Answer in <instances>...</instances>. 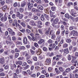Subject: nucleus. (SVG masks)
I'll return each instance as SVG.
<instances>
[{
  "label": "nucleus",
  "mask_w": 78,
  "mask_h": 78,
  "mask_svg": "<svg viewBox=\"0 0 78 78\" xmlns=\"http://www.w3.org/2000/svg\"><path fill=\"white\" fill-rule=\"evenodd\" d=\"M72 58H73V60L72 61V63L73 64L74 66H76V63H77V61L75 60V59H76V57L72 56Z\"/></svg>",
  "instance_id": "f257e3e1"
},
{
  "label": "nucleus",
  "mask_w": 78,
  "mask_h": 78,
  "mask_svg": "<svg viewBox=\"0 0 78 78\" xmlns=\"http://www.w3.org/2000/svg\"><path fill=\"white\" fill-rule=\"evenodd\" d=\"M45 34L47 35H48V34L51 35V34H53V30H50V29H49L48 30L46 31Z\"/></svg>",
  "instance_id": "f03ea898"
},
{
  "label": "nucleus",
  "mask_w": 78,
  "mask_h": 78,
  "mask_svg": "<svg viewBox=\"0 0 78 78\" xmlns=\"http://www.w3.org/2000/svg\"><path fill=\"white\" fill-rule=\"evenodd\" d=\"M74 36H78V32L76 31L73 30L71 33V35H73Z\"/></svg>",
  "instance_id": "7ed1b4c3"
},
{
  "label": "nucleus",
  "mask_w": 78,
  "mask_h": 78,
  "mask_svg": "<svg viewBox=\"0 0 78 78\" xmlns=\"http://www.w3.org/2000/svg\"><path fill=\"white\" fill-rule=\"evenodd\" d=\"M8 30L9 32V33L10 34H11V35L12 36H13L15 34V33H14V32L12 31V30L11 29L9 28L8 29Z\"/></svg>",
  "instance_id": "20e7f679"
},
{
  "label": "nucleus",
  "mask_w": 78,
  "mask_h": 78,
  "mask_svg": "<svg viewBox=\"0 0 78 78\" xmlns=\"http://www.w3.org/2000/svg\"><path fill=\"white\" fill-rule=\"evenodd\" d=\"M28 8L29 9H31L33 7V4L31 3L30 4V3H29L28 4Z\"/></svg>",
  "instance_id": "39448f33"
},
{
  "label": "nucleus",
  "mask_w": 78,
  "mask_h": 78,
  "mask_svg": "<svg viewBox=\"0 0 78 78\" xmlns=\"http://www.w3.org/2000/svg\"><path fill=\"white\" fill-rule=\"evenodd\" d=\"M70 17V19H73V17L70 16L69 14H66L65 15V17H66V18H67V19H69Z\"/></svg>",
  "instance_id": "423d86ee"
},
{
  "label": "nucleus",
  "mask_w": 78,
  "mask_h": 78,
  "mask_svg": "<svg viewBox=\"0 0 78 78\" xmlns=\"http://www.w3.org/2000/svg\"><path fill=\"white\" fill-rule=\"evenodd\" d=\"M6 20H7V17L6 16H5L4 17H2L1 19V20L2 21H6Z\"/></svg>",
  "instance_id": "0eeeda50"
},
{
  "label": "nucleus",
  "mask_w": 78,
  "mask_h": 78,
  "mask_svg": "<svg viewBox=\"0 0 78 78\" xmlns=\"http://www.w3.org/2000/svg\"><path fill=\"white\" fill-rule=\"evenodd\" d=\"M0 63L1 64H4V63H5V59L3 58H0Z\"/></svg>",
  "instance_id": "6e6552de"
},
{
  "label": "nucleus",
  "mask_w": 78,
  "mask_h": 78,
  "mask_svg": "<svg viewBox=\"0 0 78 78\" xmlns=\"http://www.w3.org/2000/svg\"><path fill=\"white\" fill-rule=\"evenodd\" d=\"M43 42H44V40L42 39H40L38 42V44H42V43H43Z\"/></svg>",
  "instance_id": "1a4fd4ad"
},
{
  "label": "nucleus",
  "mask_w": 78,
  "mask_h": 78,
  "mask_svg": "<svg viewBox=\"0 0 78 78\" xmlns=\"http://www.w3.org/2000/svg\"><path fill=\"white\" fill-rule=\"evenodd\" d=\"M27 28L29 29H30V30H31L32 32H33L34 30H33V29L31 27V26H30V25H27Z\"/></svg>",
  "instance_id": "9d476101"
},
{
  "label": "nucleus",
  "mask_w": 78,
  "mask_h": 78,
  "mask_svg": "<svg viewBox=\"0 0 78 78\" xmlns=\"http://www.w3.org/2000/svg\"><path fill=\"white\" fill-rule=\"evenodd\" d=\"M56 46V45L55 43L53 44H51L50 45H49V47H52V48H54L55 46Z\"/></svg>",
  "instance_id": "9b49d317"
},
{
  "label": "nucleus",
  "mask_w": 78,
  "mask_h": 78,
  "mask_svg": "<svg viewBox=\"0 0 78 78\" xmlns=\"http://www.w3.org/2000/svg\"><path fill=\"white\" fill-rule=\"evenodd\" d=\"M23 42L24 44H26L27 43V37H25L24 38Z\"/></svg>",
  "instance_id": "f8f14e48"
},
{
  "label": "nucleus",
  "mask_w": 78,
  "mask_h": 78,
  "mask_svg": "<svg viewBox=\"0 0 78 78\" xmlns=\"http://www.w3.org/2000/svg\"><path fill=\"white\" fill-rule=\"evenodd\" d=\"M38 8L40 9L41 10H43L44 9V8H43V6L41 5H39L38 6Z\"/></svg>",
  "instance_id": "ddd939ff"
},
{
  "label": "nucleus",
  "mask_w": 78,
  "mask_h": 78,
  "mask_svg": "<svg viewBox=\"0 0 78 78\" xmlns=\"http://www.w3.org/2000/svg\"><path fill=\"white\" fill-rule=\"evenodd\" d=\"M71 70V69H70V68H68L66 69V73H69V72H70Z\"/></svg>",
  "instance_id": "4468645a"
},
{
  "label": "nucleus",
  "mask_w": 78,
  "mask_h": 78,
  "mask_svg": "<svg viewBox=\"0 0 78 78\" xmlns=\"http://www.w3.org/2000/svg\"><path fill=\"white\" fill-rule=\"evenodd\" d=\"M41 53H42V52H41V50H39L37 52V55H40Z\"/></svg>",
  "instance_id": "2eb2a0df"
},
{
  "label": "nucleus",
  "mask_w": 78,
  "mask_h": 78,
  "mask_svg": "<svg viewBox=\"0 0 78 78\" xmlns=\"http://www.w3.org/2000/svg\"><path fill=\"white\" fill-rule=\"evenodd\" d=\"M58 19H56L54 20L53 22L54 23H58Z\"/></svg>",
  "instance_id": "dca6fc26"
},
{
  "label": "nucleus",
  "mask_w": 78,
  "mask_h": 78,
  "mask_svg": "<svg viewBox=\"0 0 78 78\" xmlns=\"http://www.w3.org/2000/svg\"><path fill=\"white\" fill-rule=\"evenodd\" d=\"M58 69L59 70L60 72H62L64 71L63 68H62V67H59L58 68Z\"/></svg>",
  "instance_id": "f3484780"
},
{
  "label": "nucleus",
  "mask_w": 78,
  "mask_h": 78,
  "mask_svg": "<svg viewBox=\"0 0 78 78\" xmlns=\"http://www.w3.org/2000/svg\"><path fill=\"white\" fill-rule=\"evenodd\" d=\"M64 51L65 53H69V51L68 48L65 49L64 50Z\"/></svg>",
  "instance_id": "a211bd4d"
},
{
  "label": "nucleus",
  "mask_w": 78,
  "mask_h": 78,
  "mask_svg": "<svg viewBox=\"0 0 78 78\" xmlns=\"http://www.w3.org/2000/svg\"><path fill=\"white\" fill-rule=\"evenodd\" d=\"M32 12H37V10L36 9H32Z\"/></svg>",
  "instance_id": "6ab92c4d"
},
{
  "label": "nucleus",
  "mask_w": 78,
  "mask_h": 78,
  "mask_svg": "<svg viewBox=\"0 0 78 78\" xmlns=\"http://www.w3.org/2000/svg\"><path fill=\"white\" fill-rule=\"evenodd\" d=\"M1 5H4V4H5V1H2L1 2Z\"/></svg>",
  "instance_id": "aec40b11"
},
{
  "label": "nucleus",
  "mask_w": 78,
  "mask_h": 78,
  "mask_svg": "<svg viewBox=\"0 0 78 78\" xmlns=\"http://www.w3.org/2000/svg\"><path fill=\"white\" fill-rule=\"evenodd\" d=\"M50 61H51L50 59H47L46 61V64L47 63H50Z\"/></svg>",
  "instance_id": "412c9836"
},
{
  "label": "nucleus",
  "mask_w": 78,
  "mask_h": 78,
  "mask_svg": "<svg viewBox=\"0 0 78 78\" xmlns=\"http://www.w3.org/2000/svg\"><path fill=\"white\" fill-rule=\"evenodd\" d=\"M66 42L68 43H70L72 42V40L70 39H68L66 40Z\"/></svg>",
  "instance_id": "4be33fe9"
},
{
  "label": "nucleus",
  "mask_w": 78,
  "mask_h": 78,
  "mask_svg": "<svg viewBox=\"0 0 78 78\" xmlns=\"http://www.w3.org/2000/svg\"><path fill=\"white\" fill-rule=\"evenodd\" d=\"M20 12H17V14H16V16L17 17H19V16H20Z\"/></svg>",
  "instance_id": "5701e85b"
},
{
  "label": "nucleus",
  "mask_w": 78,
  "mask_h": 78,
  "mask_svg": "<svg viewBox=\"0 0 78 78\" xmlns=\"http://www.w3.org/2000/svg\"><path fill=\"white\" fill-rule=\"evenodd\" d=\"M57 69H57V68L55 69V70L56 73H58V74L59 73H60V71H59V70H57Z\"/></svg>",
  "instance_id": "b1692460"
},
{
  "label": "nucleus",
  "mask_w": 78,
  "mask_h": 78,
  "mask_svg": "<svg viewBox=\"0 0 78 78\" xmlns=\"http://www.w3.org/2000/svg\"><path fill=\"white\" fill-rule=\"evenodd\" d=\"M51 38L52 39H55L56 38V35H52V36Z\"/></svg>",
  "instance_id": "393cba45"
},
{
  "label": "nucleus",
  "mask_w": 78,
  "mask_h": 78,
  "mask_svg": "<svg viewBox=\"0 0 78 78\" xmlns=\"http://www.w3.org/2000/svg\"><path fill=\"white\" fill-rule=\"evenodd\" d=\"M6 6H5L2 7V10L3 11H5V10H6Z\"/></svg>",
  "instance_id": "a878e982"
},
{
  "label": "nucleus",
  "mask_w": 78,
  "mask_h": 78,
  "mask_svg": "<svg viewBox=\"0 0 78 78\" xmlns=\"http://www.w3.org/2000/svg\"><path fill=\"white\" fill-rule=\"evenodd\" d=\"M44 16H42L41 17V20H44Z\"/></svg>",
  "instance_id": "bb28decb"
},
{
  "label": "nucleus",
  "mask_w": 78,
  "mask_h": 78,
  "mask_svg": "<svg viewBox=\"0 0 78 78\" xmlns=\"http://www.w3.org/2000/svg\"><path fill=\"white\" fill-rule=\"evenodd\" d=\"M34 45L35 47H39V46L38 45V44L37 43L35 42L34 43Z\"/></svg>",
  "instance_id": "cd10ccee"
},
{
  "label": "nucleus",
  "mask_w": 78,
  "mask_h": 78,
  "mask_svg": "<svg viewBox=\"0 0 78 78\" xmlns=\"http://www.w3.org/2000/svg\"><path fill=\"white\" fill-rule=\"evenodd\" d=\"M43 50H44V51H46L47 50V48L45 47H44L43 48Z\"/></svg>",
  "instance_id": "c85d7f7f"
},
{
  "label": "nucleus",
  "mask_w": 78,
  "mask_h": 78,
  "mask_svg": "<svg viewBox=\"0 0 78 78\" xmlns=\"http://www.w3.org/2000/svg\"><path fill=\"white\" fill-rule=\"evenodd\" d=\"M11 2V0H6V2L7 3H9Z\"/></svg>",
  "instance_id": "c756f323"
},
{
  "label": "nucleus",
  "mask_w": 78,
  "mask_h": 78,
  "mask_svg": "<svg viewBox=\"0 0 78 78\" xmlns=\"http://www.w3.org/2000/svg\"><path fill=\"white\" fill-rule=\"evenodd\" d=\"M0 75L1 76H5V73H1L0 74Z\"/></svg>",
  "instance_id": "7c9ffc66"
},
{
  "label": "nucleus",
  "mask_w": 78,
  "mask_h": 78,
  "mask_svg": "<svg viewBox=\"0 0 78 78\" xmlns=\"http://www.w3.org/2000/svg\"><path fill=\"white\" fill-rule=\"evenodd\" d=\"M19 19H22V17H23V15L22 14H20V15L19 16Z\"/></svg>",
  "instance_id": "2f4dec72"
},
{
  "label": "nucleus",
  "mask_w": 78,
  "mask_h": 78,
  "mask_svg": "<svg viewBox=\"0 0 78 78\" xmlns=\"http://www.w3.org/2000/svg\"><path fill=\"white\" fill-rule=\"evenodd\" d=\"M18 56H19V53H16L15 54V58H17V57H18Z\"/></svg>",
  "instance_id": "473e14b6"
},
{
  "label": "nucleus",
  "mask_w": 78,
  "mask_h": 78,
  "mask_svg": "<svg viewBox=\"0 0 78 78\" xmlns=\"http://www.w3.org/2000/svg\"><path fill=\"white\" fill-rule=\"evenodd\" d=\"M23 59V57H20L18 58L19 60H22Z\"/></svg>",
  "instance_id": "72a5a7b5"
},
{
  "label": "nucleus",
  "mask_w": 78,
  "mask_h": 78,
  "mask_svg": "<svg viewBox=\"0 0 78 78\" xmlns=\"http://www.w3.org/2000/svg\"><path fill=\"white\" fill-rule=\"evenodd\" d=\"M42 73L44 74L46 73V71L45 69H44L42 71Z\"/></svg>",
  "instance_id": "f704fd0d"
},
{
  "label": "nucleus",
  "mask_w": 78,
  "mask_h": 78,
  "mask_svg": "<svg viewBox=\"0 0 78 78\" xmlns=\"http://www.w3.org/2000/svg\"><path fill=\"white\" fill-rule=\"evenodd\" d=\"M13 6L14 7H16L17 6V2L13 4Z\"/></svg>",
  "instance_id": "c9c22d12"
},
{
  "label": "nucleus",
  "mask_w": 78,
  "mask_h": 78,
  "mask_svg": "<svg viewBox=\"0 0 78 78\" xmlns=\"http://www.w3.org/2000/svg\"><path fill=\"white\" fill-rule=\"evenodd\" d=\"M18 62L19 64H20V65H22V62L21 61H18Z\"/></svg>",
  "instance_id": "e433bc0d"
},
{
  "label": "nucleus",
  "mask_w": 78,
  "mask_h": 78,
  "mask_svg": "<svg viewBox=\"0 0 78 78\" xmlns=\"http://www.w3.org/2000/svg\"><path fill=\"white\" fill-rule=\"evenodd\" d=\"M21 24L24 27H25V26H26V25H25V23H21Z\"/></svg>",
  "instance_id": "4c0bfd02"
},
{
  "label": "nucleus",
  "mask_w": 78,
  "mask_h": 78,
  "mask_svg": "<svg viewBox=\"0 0 78 78\" xmlns=\"http://www.w3.org/2000/svg\"><path fill=\"white\" fill-rule=\"evenodd\" d=\"M45 78V76L44 75H41L39 77V78Z\"/></svg>",
  "instance_id": "58836bf2"
},
{
  "label": "nucleus",
  "mask_w": 78,
  "mask_h": 78,
  "mask_svg": "<svg viewBox=\"0 0 78 78\" xmlns=\"http://www.w3.org/2000/svg\"><path fill=\"white\" fill-rule=\"evenodd\" d=\"M12 16L13 19H16V15L15 14H13Z\"/></svg>",
  "instance_id": "ea45409f"
},
{
  "label": "nucleus",
  "mask_w": 78,
  "mask_h": 78,
  "mask_svg": "<svg viewBox=\"0 0 78 78\" xmlns=\"http://www.w3.org/2000/svg\"><path fill=\"white\" fill-rule=\"evenodd\" d=\"M32 40L33 41H35L36 40V37H33L32 38Z\"/></svg>",
  "instance_id": "a19ab883"
},
{
  "label": "nucleus",
  "mask_w": 78,
  "mask_h": 78,
  "mask_svg": "<svg viewBox=\"0 0 78 78\" xmlns=\"http://www.w3.org/2000/svg\"><path fill=\"white\" fill-rule=\"evenodd\" d=\"M38 31H39V32L41 34H42V30L41 29H39L38 30Z\"/></svg>",
  "instance_id": "79ce46f5"
},
{
  "label": "nucleus",
  "mask_w": 78,
  "mask_h": 78,
  "mask_svg": "<svg viewBox=\"0 0 78 78\" xmlns=\"http://www.w3.org/2000/svg\"><path fill=\"white\" fill-rule=\"evenodd\" d=\"M20 11L21 12H23V9L22 8H20Z\"/></svg>",
  "instance_id": "37998d69"
},
{
  "label": "nucleus",
  "mask_w": 78,
  "mask_h": 78,
  "mask_svg": "<svg viewBox=\"0 0 78 78\" xmlns=\"http://www.w3.org/2000/svg\"><path fill=\"white\" fill-rule=\"evenodd\" d=\"M58 49H59V47H58V46H56L55 47V51H56L58 50Z\"/></svg>",
  "instance_id": "c03bdc74"
},
{
  "label": "nucleus",
  "mask_w": 78,
  "mask_h": 78,
  "mask_svg": "<svg viewBox=\"0 0 78 78\" xmlns=\"http://www.w3.org/2000/svg\"><path fill=\"white\" fill-rule=\"evenodd\" d=\"M27 62L29 64H32V62H32V61H31L30 60H28L27 61Z\"/></svg>",
  "instance_id": "a18cd8bd"
},
{
  "label": "nucleus",
  "mask_w": 78,
  "mask_h": 78,
  "mask_svg": "<svg viewBox=\"0 0 78 78\" xmlns=\"http://www.w3.org/2000/svg\"><path fill=\"white\" fill-rule=\"evenodd\" d=\"M38 19V17L36 16H34V20H37Z\"/></svg>",
  "instance_id": "49530a36"
},
{
  "label": "nucleus",
  "mask_w": 78,
  "mask_h": 78,
  "mask_svg": "<svg viewBox=\"0 0 78 78\" xmlns=\"http://www.w3.org/2000/svg\"><path fill=\"white\" fill-rule=\"evenodd\" d=\"M63 76H66V75H67V73H66V72H64L63 73Z\"/></svg>",
  "instance_id": "de8ad7c7"
},
{
  "label": "nucleus",
  "mask_w": 78,
  "mask_h": 78,
  "mask_svg": "<svg viewBox=\"0 0 78 78\" xmlns=\"http://www.w3.org/2000/svg\"><path fill=\"white\" fill-rule=\"evenodd\" d=\"M12 39L13 41H16V38L15 37H12Z\"/></svg>",
  "instance_id": "09e8293b"
},
{
  "label": "nucleus",
  "mask_w": 78,
  "mask_h": 78,
  "mask_svg": "<svg viewBox=\"0 0 78 78\" xmlns=\"http://www.w3.org/2000/svg\"><path fill=\"white\" fill-rule=\"evenodd\" d=\"M18 35L20 36L22 35V33H21V32H18Z\"/></svg>",
  "instance_id": "8fccbe9b"
},
{
  "label": "nucleus",
  "mask_w": 78,
  "mask_h": 78,
  "mask_svg": "<svg viewBox=\"0 0 78 78\" xmlns=\"http://www.w3.org/2000/svg\"><path fill=\"white\" fill-rule=\"evenodd\" d=\"M33 59L35 61H37V57H34L33 58Z\"/></svg>",
  "instance_id": "3c124183"
},
{
  "label": "nucleus",
  "mask_w": 78,
  "mask_h": 78,
  "mask_svg": "<svg viewBox=\"0 0 78 78\" xmlns=\"http://www.w3.org/2000/svg\"><path fill=\"white\" fill-rule=\"evenodd\" d=\"M68 60L69 61H70V60H71V56L70 55H69L68 56Z\"/></svg>",
  "instance_id": "603ef678"
},
{
  "label": "nucleus",
  "mask_w": 78,
  "mask_h": 78,
  "mask_svg": "<svg viewBox=\"0 0 78 78\" xmlns=\"http://www.w3.org/2000/svg\"><path fill=\"white\" fill-rule=\"evenodd\" d=\"M50 24V23L48 22H47L45 23L46 25H48Z\"/></svg>",
  "instance_id": "864d4df0"
},
{
  "label": "nucleus",
  "mask_w": 78,
  "mask_h": 78,
  "mask_svg": "<svg viewBox=\"0 0 78 78\" xmlns=\"http://www.w3.org/2000/svg\"><path fill=\"white\" fill-rule=\"evenodd\" d=\"M73 29V27L72 26H71L69 27L70 30H72Z\"/></svg>",
  "instance_id": "5fc2aeb1"
},
{
  "label": "nucleus",
  "mask_w": 78,
  "mask_h": 78,
  "mask_svg": "<svg viewBox=\"0 0 78 78\" xmlns=\"http://www.w3.org/2000/svg\"><path fill=\"white\" fill-rule=\"evenodd\" d=\"M67 47V44H64L63 45V47L64 48L65 47Z\"/></svg>",
  "instance_id": "6e6d98bb"
},
{
  "label": "nucleus",
  "mask_w": 78,
  "mask_h": 78,
  "mask_svg": "<svg viewBox=\"0 0 78 78\" xmlns=\"http://www.w3.org/2000/svg\"><path fill=\"white\" fill-rule=\"evenodd\" d=\"M29 67V65H27L25 67H24V69H28V67Z\"/></svg>",
  "instance_id": "4d7b16f0"
},
{
  "label": "nucleus",
  "mask_w": 78,
  "mask_h": 78,
  "mask_svg": "<svg viewBox=\"0 0 78 78\" xmlns=\"http://www.w3.org/2000/svg\"><path fill=\"white\" fill-rule=\"evenodd\" d=\"M62 56L61 55H58L56 56V57H58V58H61Z\"/></svg>",
  "instance_id": "13d9d810"
},
{
  "label": "nucleus",
  "mask_w": 78,
  "mask_h": 78,
  "mask_svg": "<svg viewBox=\"0 0 78 78\" xmlns=\"http://www.w3.org/2000/svg\"><path fill=\"white\" fill-rule=\"evenodd\" d=\"M63 42H64V40H61L60 41V44H63Z\"/></svg>",
  "instance_id": "bf43d9fd"
},
{
  "label": "nucleus",
  "mask_w": 78,
  "mask_h": 78,
  "mask_svg": "<svg viewBox=\"0 0 78 78\" xmlns=\"http://www.w3.org/2000/svg\"><path fill=\"white\" fill-rule=\"evenodd\" d=\"M16 52H20V51H19V50L17 49V48H16L15 49V50Z\"/></svg>",
  "instance_id": "052dcab7"
},
{
  "label": "nucleus",
  "mask_w": 78,
  "mask_h": 78,
  "mask_svg": "<svg viewBox=\"0 0 78 78\" xmlns=\"http://www.w3.org/2000/svg\"><path fill=\"white\" fill-rule=\"evenodd\" d=\"M25 47L24 46H22L20 48V49H25Z\"/></svg>",
  "instance_id": "680f3d73"
},
{
  "label": "nucleus",
  "mask_w": 78,
  "mask_h": 78,
  "mask_svg": "<svg viewBox=\"0 0 78 78\" xmlns=\"http://www.w3.org/2000/svg\"><path fill=\"white\" fill-rule=\"evenodd\" d=\"M26 31H27V33H30V30H29V29H27L26 30Z\"/></svg>",
  "instance_id": "e2e57ef3"
},
{
  "label": "nucleus",
  "mask_w": 78,
  "mask_h": 78,
  "mask_svg": "<svg viewBox=\"0 0 78 78\" xmlns=\"http://www.w3.org/2000/svg\"><path fill=\"white\" fill-rule=\"evenodd\" d=\"M27 66V63L25 62H24L23 65V66Z\"/></svg>",
  "instance_id": "0e129e2a"
},
{
  "label": "nucleus",
  "mask_w": 78,
  "mask_h": 78,
  "mask_svg": "<svg viewBox=\"0 0 78 78\" xmlns=\"http://www.w3.org/2000/svg\"><path fill=\"white\" fill-rule=\"evenodd\" d=\"M16 44H21V42L18 41H16Z\"/></svg>",
  "instance_id": "69168bd1"
},
{
  "label": "nucleus",
  "mask_w": 78,
  "mask_h": 78,
  "mask_svg": "<svg viewBox=\"0 0 78 78\" xmlns=\"http://www.w3.org/2000/svg\"><path fill=\"white\" fill-rule=\"evenodd\" d=\"M9 67H8V66H5V69H9Z\"/></svg>",
  "instance_id": "338daca9"
},
{
  "label": "nucleus",
  "mask_w": 78,
  "mask_h": 78,
  "mask_svg": "<svg viewBox=\"0 0 78 78\" xmlns=\"http://www.w3.org/2000/svg\"><path fill=\"white\" fill-rule=\"evenodd\" d=\"M32 77H35L36 76V75L35 74H32L31 75Z\"/></svg>",
  "instance_id": "774afa93"
}]
</instances>
